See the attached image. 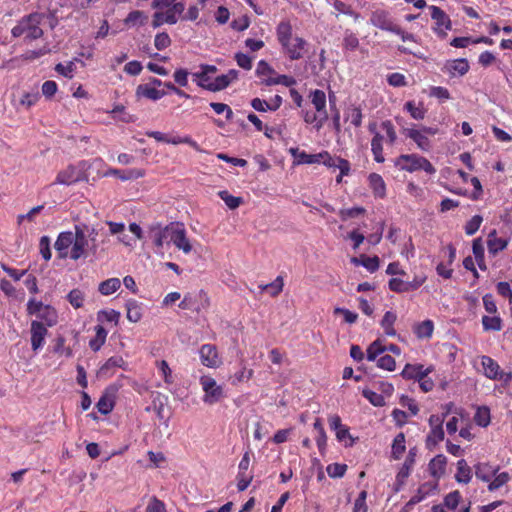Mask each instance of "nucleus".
<instances>
[{
    "instance_id": "nucleus-1",
    "label": "nucleus",
    "mask_w": 512,
    "mask_h": 512,
    "mask_svg": "<svg viewBox=\"0 0 512 512\" xmlns=\"http://www.w3.org/2000/svg\"><path fill=\"white\" fill-rule=\"evenodd\" d=\"M276 38L283 54L291 61L302 59L308 51V42L303 37L293 35L289 20H281L276 26Z\"/></svg>"
},
{
    "instance_id": "nucleus-2",
    "label": "nucleus",
    "mask_w": 512,
    "mask_h": 512,
    "mask_svg": "<svg viewBox=\"0 0 512 512\" xmlns=\"http://www.w3.org/2000/svg\"><path fill=\"white\" fill-rule=\"evenodd\" d=\"M43 19L44 15L38 12L30 13L22 17L12 28V36L18 38L25 35V39L29 41L41 38L43 36V30L40 25Z\"/></svg>"
},
{
    "instance_id": "nucleus-3",
    "label": "nucleus",
    "mask_w": 512,
    "mask_h": 512,
    "mask_svg": "<svg viewBox=\"0 0 512 512\" xmlns=\"http://www.w3.org/2000/svg\"><path fill=\"white\" fill-rule=\"evenodd\" d=\"M180 227V222H170L163 225L161 222H154L149 225L147 234L156 252L163 249L164 245L172 243V236L174 237L177 228Z\"/></svg>"
},
{
    "instance_id": "nucleus-4",
    "label": "nucleus",
    "mask_w": 512,
    "mask_h": 512,
    "mask_svg": "<svg viewBox=\"0 0 512 512\" xmlns=\"http://www.w3.org/2000/svg\"><path fill=\"white\" fill-rule=\"evenodd\" d=\"M26 311L29 316H35V320L43 323L44 326L51 328L58 323L57 310L49 304L36 300L34 297L28 300Z\"/></svg>"
},
{
    "instance_id": "nucleus-5",
    "label": "nucleus",
    "mask_w": 512,
    "mask_h": 512,
    "mask_svg": "<svg viewBox=\"0 0 512 512\" xmlns=\"http://www.w3.org/2000/svg\"><path fill=\"white\" fill-rule=\"evenodd\" d=\"M394 165L401 171L410 173L423 170L427 174H435L436 169L431 162L418 154H401L394 160Z\"/></svg>"
},
{
    "instance_id": "nucleus-6",
    "label": "nucleus",
    "mask_w": 512,
    "mask_h": 512,
    "mask_svg": "<svg viewBox=\"0 0 512 512\" xmlns=\"http://www.w3.org/2000/svg\"><path fill=\"white\" fill-rule=\"evenodd\" d=\"M481 365L487 378L501 381L504 385H508L512 381V372L501 370L499 364L493 358L482 356Z\"/></svg>"
},
{
    "instance_id": "nucleus-7",
    "label": "nucleus",
    "mask_w": 512,
    "mask_h": 512,
    "mask_svg": "<svg viewBox=\"0 0 512 512\" xmlns=\"http://www.w3.org/2000/svg\"><path fill=\"white\" fill-rule=\"evenodd\" d=\"M200 384L204 391V401L206 403H216L224 395L222 386L218 385L214 378L209 375H203L200 377Z\"/></svg>"
},
{
    "instance_id": "nucleus-8",
    "label": "nucleus",
    "mask_w": 512,
    "mask_h": 512,
    "mask_svg": "<svg viewBox=\"0 0 512 512\" xmlns=\"http://www.w3.org/2000/svg\"><path fill=\"white\" fill-rule=\"evenodd\" d=\"M74 229L73 244L69 256L72 260H78L86 256L89 242L82 226L75 225Z\"/></svg>"
},
{
    "instance_id": "nucleus-9",
    "label": "nucleus",
    "mask_w": 512,
    "mask_h": 512,
    "mask_svg": "<svg viewBox=\"0 0 512 512\" xmlns=\"http://www.w3.org/2000/svg\"><path fill=\"white\" fill-rule=\"evenodd\" d=\"M429 10L431 11V18L435 22L433 30L440 37H445L447 35V31L452 27L449 16L440 7L435 5L429 6Z\"/></svg>"
},
{
    "instance_id": "nucleus-10",
    "label": "nucleus",
    "mask_w": 512,
    "mask_h": 512,
    "mask_svg": "<svg viewBox=\"0 0 512 512\" xmlns=\"http://www.w3.org/2000/svg\"><path fill=\"white\" fill-rule=\"evenodd\" d=\"M43 323L38 322V320H32L30 324V334H31V348L34 352L39 351L45 345V339L48 335L47 326L42 325Z\"/></svg>"
},
{
    "instance_id": "nucleus-11",
    "label": "nucleus",
    "mask_w": 512,
    "mask_h": 512,
    "mask_svg": "<svg viewBox=\"0 0 512 512\" xmlns=\"http://www.w3.org/2000/svg\"><path fill=\"white\" fill-rule=\"evenodd\" d=\"M84 179V174L75 166L69 165L65 169L58 172L53 185L60 184L70 186Z\"/></svg>"
},
{
    "instance_id": "nucleus-12",
    "label": "nucleus",
    "mask_w": 512,
    "mask_h": 512,
    "mask_svg": "<svg viewBox=\"0 0 512 512\" xmlns=\"http://www.w3.org/2000/svg\"><path fill=\"white\" fill-rule=\"evenodd\" d=\"M199 355L202 365L208 368H217L222 361L219 357L217 347L212 344H204L199 349Z\"/></svg>"
},
{
    "instance_id": "nucleus-13",
    "label": "nucleus",
    "mask_w": 512,
    "mask_h": 512,
    "mask_svg": "<svg viewBox=\"0 0 512 512\" xmlns=\"http://www.w3.org/2000/svg\"><path fill=\"white\" fill-rule=\"evenodd\" d=\"M117 392L118 389L113 385L108 386L104 390L96 404L97 409L101 414L107 415L113 410Z\"/></svg>"
},
{
    "instance_id": "nucleus-14",
    "label": "nucleus",
    "mask_w": 512,
    "mask_h": 512,
    "mask_svg": "<svg viewBox=\"0 0 512 512\" xmlns=\"http://www.w3.org/2000/svg\"><path fill=\"white\" fill-rule=\"evenodd\" d=\"M323 165L328 168H338L342 174H349L351 170L350 162L338 156H332L328 151H322L320 157Z\"/></svg>"
},
{
    "instance_id": "nucleus-15",
    "label": "nucleus",
    "mask_w": 512,
    "mask_h": 512,
    "mask_svg": "<svg viewBox=\"0 0 512 512\" xmlns=\"http://www.w3.org/2000/svg\"><path fill=\"white\" fill-rule=\"evenodd\" d=\"M239 77V71L236 69H230L226 74H222L217 76L214 81L211 82V85H208V91L217 92L224 90L231 83L236 81Z\"/></svg>"
},
{
    "instance_id": "nucleus-16",
    "label": "nucleus",
    "mask_w": 512,
    "mask_h": 512,
    "mask_svg": "<svg viewBox=\"0 0 512 512\" xmlns=\"http://www.w3.org/2000/svg\"><path fill=\"white\" fill-rule=\"evenodd\" d=\"M433 371V367H424L422 364H410L407 363L402 372L401 376L407 380H419L423 376H428Z\"/></svg>"
},
{
    "instance_id": "nucleus-17",
    "label": "nucleus",
    "mask_w": 512,
    "mask_h": 512,
    "mask_svg": "<svg viewBox=\"0 0 512 512\" xmlns=\"http://www.w3.org/2000/svg\"><path fill=\"white\" fill-rule=\"evenodd\" d=\"M469 62L465 58L449 60L444 64L443 71L450 77L464 76L469 71Z\"/></svg>"
},
{
    "instance_id": "nucleus-18",
    "label": "nucleus",
    "mask_w": 512,
    "mask_h": 512,
    "mask_svg": "<svg viewBox=\"0 0 512 512\" xmlns=\"http://www.w3.org/2000/svg\"><path fill=\"white\" fill-rule=\"evenodd\" d=\"M370 22L373 26L389 32H392L396 26L391 19L389 12L385 10L374 11L370 17Z\"/></svg>"
},
{
    "instance_id": "nucleus-19",
    "label": "nucleus",
    "mask_w": 512,
    "mask_h": 512,
    "mask_svg": "<svg viewBox=\"0 0 512 512\" xmlns=\"http://www.w3.org/2000/svg\"><path fill=\"white\" fill-rule=\"evenodd\" d=\"M127 363L120 355H115L110 357L100 368L98 371V375L100 377H111L114 374V370L116 368H122L124 370L127 369Z\"/></svg>"
},
{
    "instance_id": "nucleus-20",
    "label": "nucleus",
    "mask_w": 512,
    "mask_h": 512,
    "mask_svg": "<svg viewBox=\"0 0 512 512\" xmlns=\"http://www.w3.org/2000/svg\"><path fill=\"white\" fill-rule=\"evenodd\" d=\"M172 244L178 249L181 250L184 254L191 253L193 247L190 243L189 238L187 237V231L183 223L180 222V227L177 228V231L172 236Z\"/></svg>"
},
{
    "instance_id": "nucleus-21",
    "label": "nucleus",
    "mask_w": 512,
    "mask_h": 512,
    "mask_svg": "<svg viewBox=\"0 0 512 512\" xmlns=\"http://www.w3.org/2000/svg\"><path fill=\"white\" fill-rule=\"evenodd\" d=\"M402 133L407 137L413 140L417 147L422 151H429L431 148V142L428 137L422 132V130H417L414 128H404Z\"/></svg>"
},
{
    "instance_id": "nucleus-22",
    "label": "nucleus",
    "mask_w": 512,
    "mask_h": 512,
    "mask_svg": "<svg viewBox=\"0 0 512 512\" xmlns=\"http://www.w3.org/2000/svg\"><path fill=\"white\" fill-rule=\"evenodd\" d=\"M73 235L71 231L61 232L54 244L56 251L58 252L59 258L64 259L68 256V249L73 244Z\"/></svg>"
},
{
    "instance_id": "nucleus-23",
    "label": "nucleus",
    "mask_w": 512,
    "mask_h": 512,
    "mask_svg": "<svg viewBox=\"0 0 512 512\" xmlns=\"http://www.w3.org/2000/svg\"><path fill=\"white\" fill-rule=\"evenodd\" d=\"M509 244V239L497 236V231L492 230L488 234L487 248L489 254L496 256L499 252L505 250Z\"/></svg>"
},
{
    "instance_id": "nucleus-24",
    "label": "nucleus",
    "mask_w": 512,
    "mask_h": 512,
    "mask_svg": "<svg viewBox=\"0 0 512 512\" xmlns=\"http://www.w3.org/2000/svg\"><path fill=\"white\" fill-rule=\"evenodd\" d=\"M437 486H438L437 482H435V483L426 482V483L422 484L418 488L417 492L407 502L406 506L410 507V506L420 503L421 501L426 499L429 495L433 494L435 492V490L437 489Z\"/></svg>"
},
{
    "instance_id": "nucleus-25",
    "label": "nucleus",
    "mask_w": 512,
    "mask_h": 512,
    "mask_svg": "<svg viewBox=\"0 0 512 512\" xmlns=\"http://www.w3.org/2000/svg\"><path fill=\"white\" fill-rule=\"evenodd\" d=\"M330 427L336 433V437L340 442H343L345 446H351L354 443V439L349 433V429L341 424L340 418H332Z\"/></svg>"
},
{
    "instance_id": "nucleus-26",
    "label": "nucleus",
    "mask_w": 512,
    "mask_h": 512,
    "mask_svg": "<svg viewBox=\"0 0 512 512\" xmlns=\"http://www.w3.org/2000/svg\"><path fill=\"white\" fill-rule=\"evenodd\" d=\"M145 175L142 169H127L121 170L117 168H110L106 171L105 176H114L122 181L138 179Z\"/></svg>"
},
{
    "instance_id": "nucleus-27",
    "label": "nucleus",
    "mask_w": 512,
    "mask_h": 512,
    "mask_svg": "<svg viewBox=\"0 0 512 512\" xmlns=\"http://www.w3.org/2000/svg\"><path fill=\"white\" fill-rule=\"evenodd\" d=\"M136 95L138 97H144L149 100L157 101L166 95L164 90H159L151 84H140L136 88Z\"/></svg>"
},
{
    "instance_id": "nucleus-28",
    "label": "nucleus",
    "mask_w": 512,
    "mask_h": 512,
    "mask_svg": "<svg viewBox=\"0 0 512 512\" xmlns=\"http://www.w3.org/2000/svg\"><path fill=\"white\" fill-rule=\"evenodd\" d=\"M476 477L483 481L489 483L492 478L496 475L499 468L490 465L489 463H478L474 466Z\"/></svg>"
},
{
    "instance_id": "nucleus-29",
    "label": "nucleus",
    "mask_w": 512,
    "mask_h": 512,
    "mask_svg": "<svg viewBox=\"0 0 512 512\" xmlns=\"http://www.w3.org/2000/svg\"><path fill=\"white\" fill-rule=\"evenodd\" d=\"M447 459L444 455L435 456L428 465L430 474L437 480L445 474Z\"/></svg>"
},
{
    "instance_id": "nucleus-30",
    "label": "nucleus",
    "mask_w": 512,
    "mask_h": 512,
    "mask_svg": "<svg viewBox=\"0 0 512 512\" xmlns=\"http://www.w3.org/2000/svg\"><path fill=\"white\" fill-rule=\"evenodd\" d=\"M127 319L132 323H137L143 315L142 303L137 300L130 299L125 304Z\"/></svg>"
},
{
    "instance_id": "nucleus-31",
    "label": "nucleus",
    "mask_w": 512,
    "mask_h": 512,
    "mask_svg": "<svg viewBox=\"0 0 512 512\" xmlns=\"http://www.w3.org/2000/svg\"><path fill=\"white\" fill-rule=\"evenodd\" d=\"M397 321V314L394 311H386L380 321V326L386 336L395 337L397 335L394 325Z\"/></svg>"
},
{
    "instance_id": "nucleus-32",
    "label": "nucleus",
    "mask_w": 512,
    "mask_h": 512,
    "mask_svg": "<svg viewBox=\"0 0 512 512\" xmlns=\"http://www.w3.org/2000/svg\"><path fill=\"white\" fill-rule=\"evenodd\" d=\"M414 456L415 454L410 450L402 467L400 468L399 472L396 475V482L398 486H402L405 483V480L410 475L411 469L415 462Z\"/></svg>"
},
{
    "instance_id": "nucleus-33",
    "label": "nucleus",
    "mask_w": 512,
    "mask_h": 512,
    "mask_svg": "<svg viewBox=\"0 0 512 512\" xmlns=\"http://www.w3.org/2000/svg\"><path fill=\"white\" fill-rule=\"evenodd\" d=\"M311 103L316 109L317 113L328 116L326 110V94L324 91L315 89L310 93Z\"/></svg>"
},
{
    "instance_id": "nucleus-34",
    "label": "nucleus",
    "mask_w": 512,
    "mask_h": 512,
    "mask_svg": "<svg viewBox=\"0 0 512 512\" xmlns=\"http://www.w3.org/2000/svg\"><path fill=\"white\" fill-rule=\"evenodd\" d=\"M369 184L372 189L374 195L378 198H384L386 195V185L381 177V175L377 173H371L369 175Z\"/></svg>"
},
{
    "instance_id": "nucleus-35",
    "label": "nucleus",
    "mask_w": 512,
    "mask_h": 512,
    "mask_svg": "<svg viewBox=\"0 0 512 512\" xmlns=\"http://www.w3.org/2000/svg\"><path fill=\"white\" fill-rule=\"evenodd\" d=\"M148 16L140 10L131 11L124 19V24L128 28L143 26L147 23Z\"/></svg>"
},
{
    "instance_id": "nucleus-36",
    "label": "nucleus",
    "mask_w": 512,
    "mask_h": 512,
    "mask_svg": "<svg viewBox=\"0 0 512 512\" xmlns=\"http://www.w3.org/2000/svg\"><path fill=\"white\" fill-rule=\"evenodd\" d=\"M383 140L384 137L380 133H375L371 140V151L374 157V160L378 163H383L385 161L383 155Z\"/></svg>"
},
{
    "instance_id": "nucleus-37",
    "label": "nucleus",
    "mask_w": 512,
    "mask_h": 512,
    "mask_svg": "<svg viewBox=\"0 0 512 512\" xmlns=\"http://www.w3.org/2000/svg\"><path fill=\"white\" fill-rule=\"evenodd\" d=\"M414 334L417 336V338L419 339H429L432 334H433V331H434V323L432 320H424L420 323H417L415 326H414Z\"/></svg>"
},
{
    "instance_id": "nucleus-38",
    "label": "nucleus",
    "mask_w": 512,
    "mask_h": 512,
    "mask_svg": "<svg viewBox=\"0 0 512 512\" xmlns=\"http://www.w3.org/2000/svg\"><path fill=\"white\" fill-rule=\"evenodd\" d=\"M472 472L471 468L468 466L466 460L461 459L457 462V472L455 474V479L458 483L467 484L471 481Z\"/></svg>"
},
{
    "instance_id": "nucleus-39",
    "label": "nucleus",
    "mask_w": 512,
    "mask_h": 512,
    "mask_svg": "<svg viewBox=\"0 0 512 512\" xmlns=\"http://www.w3.org/2000/svg\"><path fill=\"white\" fill-rule=\"evenodd\" d=\"M261 84L265 86H273V85H284L286 87H292L296 84V80L289 75H277L275 77L263 78L261 80Z\"/></svg>"
},
{
    "instance_id": "nucleus-40",
    "label": "nucleus",
    "mask_w": 512,
    "mask_h": 512,
    "mask_svg": "<svg viewBox=\"0 0 512 512\" xmlns=\"http://www.w3.org/2000/svg\"><path fill=\"white\" fill-rule=\"evenodd\" d=\"M404 110L407 111L414 120L424 119L427 112L422 102L416 104L415 101H407L404 104Z\"/></svg>"
},
{
    "instance_id": "nucleus-41",
    "label": "nucleus",
    "mask_w": 512,
    "mask_h": 512,
    "mask_svg": "<svg viewBox=\"0 0 512 512\" xmlns=\"http://www.w3.org/2000/svg\"><path fill=\"white\" fill-rule=\"evenodd\" d=\"M107 334L108 332L103 326H95V337L90 339L89 347L95 352L99 351L106 342Z\"/></svg>"
},
{
    "instance_id": "nucleus-42",
    "label": "nucleus",
    "mask_w": 512,
    "mask_h": 512,
    "mask_svg": "<svg viewBox=\"0 0 512 512\" xmlns=\"http://www.w3.org/2000/svg\"><path fill=\"white\" fill-rule=\"evenodd\" d=\"M293 156L297 159L298 164H320L321 152L317 154H309L298 149L291 150Z\"/></svg>"
},
{
    "instance_id": "nucleus-43",
    "label": "nucleus",
    "mask_w": 512,
    "mask_h": 512,
    "mask_svg": "<svg viewBox=\"0 0 512 512\" xmlns=\"http://www.w3.org/2000/svg\"><path fill=\"white\" fill-rule=\"evenodd\" d=\"M121 286L118 278H109L99 284L98 291L105 296L111 295L116 292Z\"/></svg>"
},
{
    "instance_id": "nucleus-44",
    "label": "nucleus",
    "mask_w": 512,
    "mask_h": 512,
    "mask_svg": "<svg viewBox=\"0 0 512 512\" xmlns=\"http://www.w3.org/2000/svg\"><path fill=\"white\" fill-rule=\"evenodd\" d=\"M53 352L59 356H64L66 358H71L73 356L72 348L66 346V339L61 335L57 336L55 339Z\"/></svg>"
},
{
    "instance_id": "nucleus-45",
    "label": "nucleus",
    "mask_w": 512,
    "mask_h": 512,
    "mask_svg": "<svg viewBox=\"0 0 512 512\" xmlns=\"http://www.w3.org/2000/svg\"><path fill=\"white\" fill-rule=\"evenodd\" d=\"M472 251L479 268L481 270H486L487 267L484 261V247L481 238H476L473 240Z\"/></svg>"
},
{
    "instance_id": "nucleus-46",
    "label": "nucleus",
    "mask_w": 512,
    "mask_h": 512,
    "mask_svg": "<svg viewBox=\"0 0 512 512\" xmlns=\"http://www.w3.org/2000/svg\"><path fill=\"white\" fill-rule=\"evenodd\" d=\"M346 121H350V123L358 128L362 125L363 113L360 106H351L346 111Z\"/></svg>"
},
{
    "instance_id": "nucleus-47",
    "label": "nucleus",
    "mask_w": 512,
    "mask_h": 512,
    "mask_svg": "<svg viewBox=\"0 0 512 512\" xmlns=\"http://www.w3.org/2000/svg\"><path fill=\"white\" fill-rule=\"evenodd\" d=\"M352 262L356 265H362L365 267L370 273H374L379 269L380 259L378 256L366 257L363 256L361 261L357 258H353Z\"/></svg>"
},
{
    "instance_id": "nucleus-48",
    "label": "nucleus",
    "mask_w": 512,
    "mask_h": 512,
    "mask_svg": "<svg viewBox=\"0 0 512 512\" xmlns=\"http://www.w3.org/2000/svg\"><path fill=\"white\" fill-rule=\"evenodd\" d=\"M303 118L307 124H312L317 130H320L327 121L328 116L319 113L317 114L311 111H306L304 113Z\"/></svg>"
},
{
    "instance_id": "nucleus-49",
    "label": "nucleus",
    "mask_w": 512,
    "mask_h": 512,
    "mask_svg": "<svg viewBox=\"0 0 512 512\" xmlns=\"http://www.w3.org/2000/svg\"><path fill=\"white\" fill-rule=\"evenodd\" d=\"M482 326L485 331H500L502 329V319L493 314V316H483L482 317Z\"/></svg>"
},
{
    "instance_id": "nucleus-50",
    "label": "nucleus",
    "mask_w": 512,
    "mask_h": 512,
    "mask_svg": "<svg viewBox=\"0 0 512 512\" xmlns=\"http://www.w3.org/2000/svg\"><path fill=\"white\" fill-rule=\"evenodd\" d=\"M386 351V346L382 344L380 339L373 341L366 350V358L368 361H375L379 355Z\"/></svg>"
},
{
    "instance_id": "nucleus-51",
    "label": "nucleus",
    "mask_w": 512,
    "mask_h": 512,
    "mask_svg": "<svg viewBox=\"0 0 512 512\" xmlns=\"http://www.w3.org/2000/svg\"><path fill=\"white\" fill-rule=\"evenodd\" d=\"M259 287L262 290H269L270 295L272 297H276L283 290V287H284L283 277L282 276H277L276 279L273 282H271L269 284H265V285H260Z\"/></svg>"
},
{
    "instance_id": "nucleus-52",
    "label": "nucleus",
    "mask_w": 512,
    "mask_h": 512,
    "mask_svg": "<svg viewBox=\"0 0 512 512\" xmlns=\"http://www.w3.org/2000/svg\"><path fill=\"white\" fill-rule=\"evenodd\" d=\"M405 451V436L403 433H399L393 440L392 444V457L394 459H400Z\"/></svg>"
},
{
    "instance_id": "nucleus-53",
    "label": "nucleus",
    "mask_w": 512,
    "mask_h": 512,
    "mask_svg": "<svg viewBox=\"0 0 512 512\" xmlns=\"http://www.w3.org/2000/svg\"><path fill=\"white\" fill-rule=\"evenodd\" d=\"M510 480V475L507 472L496 473L488 484L489 491H495L501 488Z\"/></svg>"
},
{
    "instance_id": "nucleus-54",
    "label": "nucleus",
    "mask_w": 512,
    "mask_h": 512,
    "mask_svg": "<svg viewBox=\"0 0 512 512\" xmlns=\"http://www.w3.org/2000/svg\"><path fill=\"white\" fill-rule=\"evenodd\" d=\"M359 47V39L355 33L346 30L343 38V48L348 51H355Z\"/></svg>"
},
{
    "instance_id": "nucleus-55",
    "label": "nucleus",
    "mask_w": 512,
    "mask_h": 512,
    "mask_svg": "<svg viewBox=\"0 0 512 512\" xmlns=\"http://www.w3.org/2000/svg\"><path fill=\"white\" fill-rule=\"evenodd\" d=\"M84 299V293L80 289H72L67 295V300L75 309L83 306Z\"/></svg>"
},
{
    "instance_id": "nucleus-56",
    "label": "nucleus",
    "mask_w": 512,
    "mask_h": 512,
    "mask_svg": "<svg viewBox=\"0 0 512 512\" xmlns=\"http://www.w3.org/2000/svg\"><path fill=\"white\" fill-rule=\"evenodd\" d=\"M366 209L363 207H352V208H345L340 209L338 214L342 221H347L350 218H356L360 215L365 214Z\"/></svg>"
},
{
    "instance_id": "nucleus-57",
    "label": "nucleus",
    "mask_w": 512,
    "mask_h": 512,
    "mask_svg": "<svg viewBox=\"0 0 512 512\" xmlns=\"http://www.w3.org/2000/svg\"><path fill=\"white\" fill-rule=\"evenodd\" d=\"M40 99V95L38 92H25L22 94L19 104L26 109L34 106Z\"/></svg>"
},
{
    "instance_id": "nucleus-58",
    "label": "nucleus",
    "mask_w": 512,
    "mask_h": 512,
    "mask_svg": "<svg viewBox=\"0 0 512 512\" xmlns=\"http://www.w3.org/2000/svg\"><path fill=\"white\" fill-rule=\"evenodd\" d=\"M255 74L258 77H271V75L276 74L274 68L265 60H260L257 64Z\"/></svg>"
},
{
    "instance_id": "nucleus-59",
    "label": "nucleus",
    "mask_w": 512,
    "mask_h": 512,
    "mask_svg": "<svg viewBox=\"0 0 512 512\" xmlns=\"http://www.w3.org/2000/svg\"><path fill=\"white\" fill-rule=\"evenodd\" d=\"M218 195L230 209H236L242 203V198L235 197L226 190L220 191Z\"/></svg>"
},
{
    "instance_id": "nucleus-60",
    "label": "nucleus",
    "mask_w": 512,
    "mask_h": 512,
    "mask_svg": "<svg viewBox=\"0 0 512 512\" xmlns=\"http://www.w3.org/2000/svg\"><path fill=\"white\" fill-rule=\"evenodd\" d=\"M483 221L482 216L480 215H474L466 224L464 227L465 233L468 236L474 235L480 228L481 223Z\"/></svg>"
},
{
    "instance_id": "nucleus-61",
    "label": "nucleus",
    "mask_w": 512,
    "mask_h": 512,
    "mask_svg": "<svg viewBox=\"0 0 512 512\" xmlns=\"http://www.w3.org/2000/svg\"><path fill=\"white\" fill-rule=\"evenodd\" d=\"M363 396L374 406H383L385 404L384 396L371 389H364Z\"/></svg>"
},
{
    "instance_id": "nucleus-62",
    "label": "nucleus",
    "mask_w": 512,
    "mask_h": 512,
    "mask_svg": "<svg viewBox=\"0 0 512 512\" xmlns=\"http://www.w3.org/2000/svg\"><path fill=\"white\" fill-rule=\"evenodd\" d=\"M388 287L395 293H407L408 292V281H404L400 278H391L388 281Z\"/></svg>"
},
{
    "instance_id": "nucleus-63",
    "label": "nucleus",
    "mask_w": 512,
    "mask_h": 512,
    "mask_svg": "<svg viewBox=\"0 0 512 512\" xmlns=\"http://www.w3.org/2000/svg\"><path fill=\"white\" fill-rule=\"evenodd\" d=\"M75 69L76 66L73 61L68 62L66 65L58 63L55 66V71L68 79L73 78Z\"/></svg>"
},
{
    "instance_id": "nucleus-64",
    "label": "nucleus",
    "mask_w": 512,
    "mask_h": 512,
    "mask_svg": "<svg viewBox=\"0 0 512 512\" xmlns=\"http://www.w3.org/2000/svg\"><path fill=\"white\" fill-rule=\"evenodd\" d=\"M346 470H347V466L345 464H340V463L329 464L326 468L327 474L331 478L343 477Z\"/></svg>"
}]
</instances>
